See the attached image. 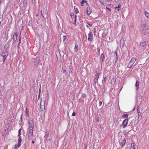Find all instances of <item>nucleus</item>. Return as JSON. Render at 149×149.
I'll return each mask as SVG.
<instances>
[{"mask_svg":"<svg viewBox=\"0 0 149 149\" xmlns=\"http://www.w3.org/2000/svg\"><path fill=\"white\" fill-rule=\"evenodd\" d=\"M9 133V132H7L6 131H4L3 134V136L6 137V135L8 134Z\"/></svg>","mask_w":149,"mask_h":149,"instance_id":"obj_27","label":"nucleus"},{"mask_svg":"<svg viewBox=\"0 0 149 149\" xmlns=\"http://www.w3.org/2000/svg\"><path fill=\"white\" fill-rule=\"evenodd\" d=\"M66 70H63V72H66Z\"/></svg>","mask_w":149,"mask_h":149,"instance_id":"obj_51","label":"nucleus"},{"mask_svg":"<svg viewBox=\"0 0 149 149\" xmlns=\"http://www.w3.org/2000/svg\"><path fill=\"white\" fill-rule=\"evenodd\" d=\"M32 142L33 143H35V142L33 141H32Z\"/></svg>","mask_w":149,"mask_h":149,"instance_id":"obj_48","label":"nucleus"},{"mask_svg":"<svg viewBox=\"0 0 149 149\" xmlns=\"http://www.w3.org/2000/svg\"><path fill=\"white\" fill-rule=\"evenodd\" d=\"M72 66H70L69 67V72H71L72 71Z\"/></svg>","mask_w":149,"mask_h":149,"instance_id":"obj_32","label":"nucleus"},{"mask_svg":"<svg viewBox=\"0 0 149 149\" xmlns=\"http://www.w3.org/2000/svg\"><path fill=\"white\" fill-rule=\"evenodd\" d=\"M128 122V118H125L124 120L122 123L123 127V128H125L127 126Z\"/></svg>","mask_w":149,"mask_h":149,"instance_id":"obj_5","label":"nucleus"},{"mask_svg":"<svg viewBox=\"0 0 149 149\" xmlns=\"http://www.w3.org/2000/svg\"><path fill=\"white\" fill-rule=\"evenodd\" d=\"M104 55L103 54H102L100 56V61L102 62L103 61L104 58Z\"/></svg>","mask_w":149,"mask_h":149,"instance_id":"obj_18","label":"nucleus"},{"mask_svg":"<svg viewBox=\"0 0 149 149\" xmlns=\"http://www.w3.org/2000/svg\"><path fill=\"white\" fill-rule=\"evenodd\" d=\"M131 149H134V143H132L131 145Z\"/></svg>","mask_w":149,"mask_h":149,"instance_id":"obj_28","label":"nucleus"},{"mask_svg":"<svg viewBox=\"0 0 149 149\" xmlns=\"http://www.w3.org/2000/svg\"><path fill=\"white\" fill-rule=\"evenodd\" d=\"M146 30H142L141 32L143 34L144 36H145L147 35V33L146 31Z\"/></svg>","mask_w":149,"mask_h":149,"instance_id":"obj_26","label":"nucleus"},{"mask_svg":"<svg viewBox=\"0 0 149 149\" xmlns=\"http://www.w3.org/2000/svg\"><path fill=\"white\" fill-rule=\"evenodd\" d=\"M1 55L3 58V61H4L8 56V53L6 51L4 50L2 52Z\"/></svg>","mask_w":149,"mask_h":149,"instance_id":"obj_7","label":"nucleus"},{"mask_svg":"<svg viewBox=\"0 0 149 149\" xmlns=\"http://www.w3.org/2000/svg\"><path fill=\"white\" fill-rule=\"evenodd\" d=\"M116 57H117V53L116 52H115Z\"/></svg>","mask_w":149,"mask_h":149,"instance_id":"obj_47","label":"nucleus"},{"mask_svg":"<svg viewBox=\"0 0 149 149\" xmlns=\"http://www.w3.org/2000/svg\"><path fill=\"white\" fill-rule=\"evenodd\" d=\"M121 6V5L120 4L119 5H118V6L115 7L114 8L115 9H116L117 8H118V10L119 11L120 9V7Z\"/></svg>","mask_w":149,"mask_h":149,"instance_id":"obj_23","label":"nucleus"},{"mask_svg":"<svg viewBox=\"0 0 149 149\" xmlns=\"http://www.w3.org/2000/svg\"><path fill=\"white\" fill-rule=\"evenodd\" d=\"M99 74L98 73H96L95 76V78H94V81L95 82V83H96L97 82L98 79L99 78Z\"/></svg>","mask_w":149,"mask_h":149,"instance_id":"obj_11","label":"nucleus"},{"mask_svg":"<svg viewBox=\"0 0 149 149\" xmlns=\"http://www.w3.org/2000/svg\"><path fill=\"white\" fill-rule=\"evenodd\" d=\"M26 115L28 117H29V111L28 110V109L27 108H26Z\"/></svg>","mask_w":149,"mask_h":149,"instance_id":"obj_25","label":"nucleus"},{"mask_svg":"<svg viewBox=\"0 0 149 149\" xmlns=\"http://www.w3.org/2000/svg\"><path fill=\"white\" fill-rule=\"evenodd\" d=\"M40 97V93H39L38 96V99H39V98Z\"/></svg>","mask_w":149,"mask_h":149,"instance_id":"obj_44","label":"nucleus"},{"mask_svg":"<svg viewBox=\"0 0 149 149\" xmlns=\"http://www.w3.org/2000/svg\"><path fill=\"white\" fill-rule=\"evenodd\" d=\"M137 113H138V116H139V115L140 114V111L138 109V110H137Z\"/></svg>","mask_w":149,"mask_h":149,"instance_id":"obj_37","label":"nucleus"},{"mask_svg":"<svg viewBox=\"0 0 149 149\" xmlns=\"http://www.w3.org/2000/svg\"><path fill=\"white\" fill-rule=\"evenodd\" d=\"M144 14L147 18H149V13L146 11H145Z\"/></svg>","mask_w":149,"mask_h":149,"instance_id":"obj_19","label":"nucleus"},{"mask_svg":"<svg viewBox=\"0 0 149 149\" xmlns=\"http://www.w3.org/2000/svg\"><path fill=\"white\" fill-rule=\"evenodd\" d=\"M107 78L106 77H105L104 79V81H107Z\"/></svg>","mask_w":149,"mask_h":149,"instance_id":"obj_39","label":"nucleus"},{"mask_svg":"<svg viewBox=\"0 0 149 149\" xmlns=\"http://www.w3.org/2000/svg\"><path fill=\"white\" fill-rule=\"evenodd\" d=\"M41 15H42V17H43V14H42V10H41Z\"/></svg>","mask_w":149,"mask_h":149,"instance_id":"obj_43","label":"nucleus"},{"mask_svg":"<svg viewBox=\"0 0 149 149\" xmlns=\"http://www.w3.org/2000/svg\"><path fill=\"white\" fill-rule=\"evenodd\" d=\"M28 123L29 126L30 130H33L34 124L33 121V120H30L29 121Z\"/></svg>","mask_w":149,"mask_h":149,"instance_id":"obj_2","label":"nucleus"},{"mask_svg":"<svg viewBox=\"0 0 149 149\" xmlns=\"http://www.w3.org/2000/svg\"><path fill=\"white\" fill-rule=\"evenodd\" d=\"M76 115V113L74 111L72 113V116H75Z\"/></svg>","mask_w":149,"mask_h":149,"instance_id":"obj_35","label":"nucleus"},{"mask_svg":"<svg viewBox=\"0 0 149 149\" xmlns=\"http://www.w3.org/2000/svg\"><path fill=\"white\" fill-rule=\"evenodd\" d=\"M146 45V41H143L141 42L140 43V46L141 47H144Z\"/></svg>","mask_w":149,"mask_h":149,"instance_id":"obj_17","label":"nucleus"},{"mask_svg":"<svg viewBox=\"0 0 149 149\" xmlns=\"http://www.w3.org/2000/svg\"><path fill=\"white\" fill-rule=\"evenodd\" d=\"M128 114H123L122 116V118H128Z\"/></svg>","mask_w":149,"mask_h":149,"instance_id":"obj_20","label":"nucleus"},{"mask_svg":"<svg viewBox=\"0 0 149 149\" xmlns=\"http://www.w3.org/2000/svg\"><path fill=\"white\" fill-rule=\"evenodd\" d=\"M101 3H102V4H104V3L103 2H102V1L101 2Z\"/></svg>","mask_w":149,"mask_h":149,"instance_id":"obj_49","label":"nucleus"},{"mask_svg":"<svg viewBox=\"0 0 149 149\" xmlns=\"http://www.w3.org/2000/svg\"><path fill=\"white\" fill-rule=\"evenodd\" d=\"M10 125L9 124H5L4 128V131H6L7 132H9L10 130Z\"/></svg>","mask_w":149,"mask_h":149,"instance_id":"obj_9","label":"nucleus"},{"mask_svg":"<svg viewBox=\"0 0 149 149\" xmlns=\"http://www.w3.org/2000/svg\"><path fill=\"white\" fill-rule=\"evenodd\" d=\"M135 87H136V90H138L139 86V82L138 80H136L135 84Z\"/></svg>","mask_w":149,"mask_h":149,"instance_id":"obj_16","label":"nucleus"},{"mask_svg":"<svg viewBox=\"0 0 149 149\" xmlns=\"http://www.w3.org/2000/svg\"><path fill=\"white\" fill-rule=\"evenodd\" d=\"M21 38H20L19 40V44L21 42Z\"/></svg>","mask_w":149,"mask_h":149,"instance_id":"obj_45","label":"nucleus"},{"mask_svg":"<svg viewBox=\"0 0 149 149\" xmlns=\"http://www.w3.org/2000/svg\"><path fill=\"white\" fill-rule=\"evenodd\" d=\"M86 2V3H87V2L86 1H85L84 0H82V1L81 2V5L82 6H83V4L85 3Z\"/></svg>","mask_w":149,"mask_h":149,"instance_id":"obj_30","label":"nucleus"},{"mask_svg":"<svg viewBox=\"0 0 149 149\" xmlns=\"http://www.w3.org/2000/svg\"><path fill=\"white\" fill-rule=\"evenodd\" d=\"M1 22H0V24H1Z\"/></svg>","mask_w":149,"mask_h":149,"instance_id":"obj_55","label":"nucleus"},{"mask_svg":"<svg viewBox=\"0 0 149 149\" xmlns=\"http://www.w3.org/2000/svg\"><path fill=\"white\" fill-rule=\"evenodd\" d=\"M95 29H94V33H95Z\"/></svg>","mask_w":149,"mask_h":149,"instance_id":"obj_50","label":"nucleus"},{"mask_svg":"<svg viewBox=\"0 0 149 149\" xmlns=\"http://www.w3.org/2000/svg\"><path fill=\"white\" fill-rule=\"evenodd\" d=\"M45 100H41L40 102V109L42 111L45 109Z\"/></svg>","mask_w":149,"mask_h":149,"instance_id":"obj_3","label":"nucleus"},{"mask_svg":"<svg viewBox=\"0 0 149 149\" xmlns=\"http://www.w3.org/2000/svg\"><path fill=\"white\" fill-rule=\"evenodd\" d=\"M102 104V102H100L99 103V105L100 106H101Z\"/></svg>","mask_w":149,"mask_h":149,"instance_id":"obj_38","label":"nucleus"},{"mask_svg":"<svg viewBox=\"0 0 149 149\" xmlns=\"http://www.w3.org/2000/svg\"><path fill=\"white\" fill-rule=\"evenodd\" d=\"M136 61L135 58H132L130 61L129 64L130 65H132Z\"/></svg>","mask_w":149,"mask_h":149,"instance_id":"obj_12","label":"nucleus"},{"mask_svg":"<svg viewBox=\"0 0 149 149\" xmlns=\"http://www.w3.org/2000/svg\"><path fill=\"white\" fill-rule=\"evenodd\" d=\"M111 4V3L110 2L108 3V5H110Z\"/></svg>","mask_w":149,"mask_h":149,"instance_id":"obj_46","label":"nucleus"},{"mask_svg":"<svg viewBox=\"0 0 149 149\" xmlns=\"http://www.w3.org/2000/svg\"><path fill=\"white\" fill-rule=\"evenodd\" d=\"M76 17H77V15H75V20H74V22H76Z\"/></svg>","mask_w":149,"mask_h":149,"instance_id":"obj_41","label":"nucleus"},{"mask_svg":"<svg viewBox=\"0 0 149 149\" xmlns=\"http://www.w3.org/2000/svg\"><path fill=\"white\" fill-rule=\"evenodd\" d=\"M78 45H75L74 47V51L75 52H77L78 51Z\"/></svg>","mask_w":149,"mask_h":149,"instance_id":"obj_21","label":"nucleus"},{"mask_svg":"<svg viewBox=\"0 0 149 149\" xmlns=\"http://www.w3.org/2000/svg\"><path fill=\"white\" fill-rule=\"evenodd\" d=\"M33 130H30L28 134V138L29 139L31 140L33 137Z\"/></svg>","mask_w":149,"mask_h":149,"instance_id":"obj_6","label":"nucleus"},{"mask_svg":"<svg viewBox=\"0 0 149 149\" xmlns=\"http://www.w3.org/2000/svg\"><path fill=\"white\" fill-rule=\"evenodd\" d=\"M70 16L71 18L73 17H74V14L73 13H71L70 14Z\"/></svg>","mask_w":149,"mask_h":149,"instance_id":"obj_40","label":"nucleus"},{"mask_svg":"<svg viewBox=\"0 0 149 149\" xmlns=\"http://www.w3.org/2000/svg\"><path fill=\"white\" fill-rule=\"evenodd\" d=\"M125 43V41L124 38L123 37H121L120 41V46L123 47Z\"/></svg>","mask_w":149,"mask_h":149,"instance_id":"obj_10","label":"nucleus"},{"mask_svg":"<svg viewBox=\"0 0 149 149\" xmlns=\"http://www.w3.org/2000/svg\"><path fill=\"white\" fill-rule=\"evenodd\" d=\"M76 22H74V24L75 25H76Z\"/></svg>","mask_w":149,"mask_h":149,"instance_id":"obj_52","label":"nucleus"},{"mask_svg":"<svg viewBox=\"0 0 149 149\" xmlns=\"http://www.w3.org/2000/svg\"><path fill=\"white\" fill-rule=\"evenodd\" d=\"M91 12L92 9L90 7H88L87 8V14L89 15L91 13Z\"/></svg>","mask_w":149,"mask_h":149,"instance_id":"obj_14","label":"nucleus"},{"mask_svg":"<svg viewBox=\"0 0 149 149\" xmlns=\"http://www.w3.org/2000/svg\"><path fill=\"white\" fill-rule=\"evenodd\" d=\"M40 60L39 57H37L36 59L35 62L39 61Z\"/></svg>","mask_w":149,"mask_h":149,"instance_id":"obj_31","label":"nucleus"},{"mask_svg":"<svg viewBox=\"0 0 149 149\" xmlns=\"http://www.w3.org/2000/svg\"><path fill=\"white\" fill-rule=\"evenodd\" d=\"M93 38V33L92 32H91L88 34V40L89 41H91L92 40Z\"/></svg>","mask_w":149,"mask_h":149,"instance_id":"obj_8","label":"nucleus"},{"mask_svg":"<svg viewBox=\"0 0 149 149\" xmlns=\"http://www.w3.org/2000/svg\"><path fill=\"white\" fill-rule=\"evenodd\" d=\"M17 33L16 32L13 35V41H16L17 39Z\"/></svg>","mask_w":149,"mask_h":149,"instance_id":"obj_13","label":"nucleus"},{"mask_svg":"<svg viewBox=\"0 0 149 149\" xmlns=\"http://www.w3.org/2000/svg\"><path fill=\"white\" fill-rule=\"evenodd\" d=\"M131 66H130V67H128V68H131Z\"/></svg>","mask_w":149,"mask_h":149,"instance_id":"obj_53","label":"nucleus"},{"mask_svg":"<svg viewBox=\"0 0 149 149\" xmlns=\"http://www.w3.org/2000/svg\"><path fill=\"white\" fill-rule=\"evenodd\" d=\"M126 143V139L125 138L123 141V142L121 143V145L122 146H123Z\"/></svg>","mask_w":149,"mask_h":149,"instance_id":"obj_22","label":"nucleus"},{"mask_svg":"<svg viewBox=\"0 0 149 149\" xmlns=\"http://www.w3.org/2000/svg\"><path fill=\"white\" fill-rule=\"evenodd\" d=\"M21 129H19V131H18L19 134H18V137L21 136H20L21 134Z\"/></svg>","mask_w":149,"mask_h":149,"instance_id":"obj_29","label":"nucleus"},{"mask_svg":"<svg viewBox=\"0 0 149 149\" xmlns=\"http://www.w3.org/2000/svg\"><path fill=\"white\" fill-rule=\"evenodd\" d=\"M40 89H39V93H40Z\"/></svg>","mask_w":149,"mask_h":149,"instance_id":"obj_54","label":"nucleus"},{"mask_svg":"<svg viewBox=\"0 0 149 149\" xmlns=\"http://www.w3.org/2000/svg\"><path fill=\"white\" fill-rule=\"evenodd\" d=\"M36 0H32L31 2L33 4H35L36 3Z\"/></svg>","mask_w":149,"mask_h":149,"instance_id":"obj_34","label":"nucleus"},{"mask_svg":"<svg viewBox=\"0 0 149 149\" xmlns=\"http://www.w3.org/2000/svg\"><path fill=\"white\" fill-rule=\"evenodd\" d=\"M75 6L74 7V12L75 13L77 14L79 12V11L77 8H75Z\"/></svg>","mask_w":149,"mask_h":149,"instance_id":"obj_24","label":"nucleus"},{"mask_svg":"<svg viewBox=\"0 0 149 149\" xmlns=\"http://www.w3.org/2000/svg\"><path fill=\"white\" fill-rule=\"evenodd\" d=\"M18 139V147H20L21 145V143L22 141V139L21 136L19 137Z\"/></svg>","mask_w":149,"mask_h":149,"instance_id":"obj_15","label":"nucleus"},{"mask_svg":"<svg viewBox=\"0 0 149 149\" xmlns=\"http://www.w3.org/2000/svg\"><path fill=\"white\" fill-rule=\"evenodd\" d=\"M106 8L107 9H108V10H109V11H111V9L109 8H108L106 7Z\"/></svg>","mask_w":149,"mask_h":149,"instance_id":"obj_42","label":"nucleus"},{"mask_svg":"<svg viewBox=\"0 0 149 149\" xmlns=\"http://www.w3.org/2000/svg\"><path fill=\"white\" fill-rule=\"evenodd\" d=\"M56 54L57 58V60L58 62H61L63 59V57H62L61 55L60 52L58 50L56 51Z\"/></svg>","mask_w":149,"mask_h":149,"instance_id":"obj_1","label":"nucleus"},{"mask_svg":"<svg viewBox=\"0 0 149 149\" xmlns=\"http://www.w3.org/2000/svg\"><path fill=\"white\" fill-rule=\"evenodd\" d=\"M66 37L65 36H64L63 37V41H64L66 40Z\"/></svg>","mask_w":149,"mask_h":149,"instance_id":"obj_33","label":"nucleus"},{"mask_svg":"<svg viewBox=\"0 0 149 149\" xmlns=\"http://www.w3.org/2000/svg\"><path fill=\"white\" fill-rule=\"evenodd\" d=\"M142 30H149V27L146 24H141V25Z\"/></svg>","mask_w":149,"mask_h":149,"instance_id":"obj_4","label":"nucleus"},{"mask_svg":"<svg viewBox=\"0 0 149 149\" xmlns=\"http://www.w3.org/2000/svg\"><path fill=\"white\" fill-rule=\"evenodd\" d=\"M87 24L90 26H91L93 25V24L92 23H88Z\"/></svg>","mask_w":149,"mask_h":149,"instance_id":"obj_36","label":"nucleus"}]
</instances>
